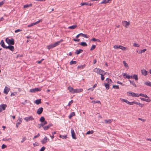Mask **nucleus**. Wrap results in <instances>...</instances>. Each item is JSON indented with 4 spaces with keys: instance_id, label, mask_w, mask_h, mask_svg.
Here are the masks:
<instances>
[{
    "instance_id": "obj_48",
    "label": "nucleus",
    "mask_w": 151,
    "mask_h": 151,
    "mask_svg": "<svg viewBox=\"0 0 151 151\" xmlns=\"http://www.w3.org/2000/svg\"><path fill=\"white\" fill-rule=\"evenodd\" d=\"M91 40L93 41H98V42H100V40L98 39H96L94 38H93Z\"/></svg>"
},
{
    "instance_id": "obj_54",
    "label": "nucleus",
    "mask_w": 151,
    "mask_h": 151,
    "mask_svg": "<svg viewBox=\"0 0 151 151\" xmlns=\"http://www.w3.org/2000/svg\"><path fill=\"white\" fill-rule=\"evenodd\" d=\"M81 6H83L84 5H88V3H86V2L81 3Z\"/></svg>"
},
{
    "instance_id": "obj_56",
    "label": "nucleus",
    "mask_w": 151,
    "mask_h": 151,
    "mask_svg": "<svg viewBox=\"0 0 151 151\" xmlns=\"http://www.w3.org/2000/svg\"><path fill=\"white\" fill-rule=\"evenodd\" d=\"M133 45L134 46V47H139V45L137 43H134L133 44Z\"/></svg>"
},
{
    "instance_id": "obj_37",
    "label": "nucleus",
    "mask_w": 151,
    "mask_h": 151,
    "mask_svg": "<svg viewBox=\"0 0 151 151\" xmlns=\"http://www.w3.org/2000/svg\"><path fill=\"white\" fill-rule=\"evenodd\" d=\"M80 45L83 46H86L87 45L86 43L85 42H82L80 43Z\"/></svg>"
},
{
    "instance_id": "obj_53",
    "label": "nucleus",
    "mask_w": 151,
    "mask_h": 151,
    "mask_svg": "<svg viewBox=\"0 0 151 151\" xmlns=\"http://www.w3.org/2000/svg\"><path fill=\"white\" fill-rule=\"evenodd\" d=\"M113 88L117 89H119V86L117 85H113Z\"/></svg>"
},
{
    "instance_id": "obj_6",
    "label": "nucleus",
    "mask_w": 151,
    "mask_h": 151,
    "mask_svg": "<svg viewBox=\"0 0 151 151\" xmlns=\"http://www.w3.org/2000/svg\"><path fill=\"white\" fill-rule=\"evenodd\" d=\"M6 107L7 105L6 104H2L0 105V112L5 110Z\"/></svg>"
},
{
    "instance_id": "obj_31",
    "label": "nucleus",
    "mask_w": 151,
    "mask_h": 151,
    "mask_svg": "<svg viewBox=\"0 0 151 151\" xmlns=\"http://www.w3.org/2000/svg\"><path fill=\"white\" fill-rule=\"evenodd\" d=\"M144 84L147 86H150L151 87V82L150 81H145L144 83Z\"/></svg>"
},
{
    "instance_id": "obj_38",
    "label": "nucleus",
    "mask_w": 151,
    "mask_h": 151,
    "mask_svg": "<svg viewBox=\"0 0 151 151\" xmlns=\"http://www.w3.org/2000/svg\"><path fill=\"white\" fill-rule=\"evenodd\" d=\"M32 6V4H27L24 6V8H27L29 7H31Z\"/></svg>"
},
{
    "instance_id": "obj_10",
    "label": "nucleus",
    "mask_w": 151,
    "mask_h": 151,
    "mask_svg": "<svg viewBox=\"0 0 151 151\" xmlns=\"http://www.w3.org/2000/svg\"><path fill=\"white\" fill-rule=\"evenodd\" d=\"M6 49H8L12 52L14 51V47L11 45H9L8 46H6Z\"/></svg>"
},
{
    "instance_id": "obj_20",
    "label": "nucleus",
    "mask_w": 151,
    "mask_h": 151,
    "mask_svg": "<svg viewBox=\"0 0 151 151\" xmlns=\"http://www.w3.org/2000/svg\"><path fill=\"white\" fill-rule=\"evenodd\" d=\"M68 89L70 93H74V89L73 88L69 86L68 87Z\"/></svg>"
},
{
    "instance_id": "obj_55",
    "label": "nucleus",
    "mask_w": 151,
    "mask_h": 151,
    "mask_svg": "<svg viewBox=\"0 0 151 151\" xmlns=\"http://www.w3.org/2000/svg\"><path fill=\"white\" fill-rule=\"evenodd\" d=\"M5 2V0H3L1 2H0V6H1V5H3Z\"/></svg>"
},
{
    "instance_id": "obj_18",
    "label": "nucleus",
    "mask_w": 151,
    "mask_h": 151,
    "mask_svg": "<svg viewBox=\"0 0 151 151\" xmlns=\"http://www.w3.org/2000/svg\"><path fill=\"white\" fill-rule=\"evenodd\" d=\"M52 126L51 124H49L46 126L43 127V129L45 130H47L49 128Z\"/></svg>"
},
{
    "instance_id": "obj_47",
    "label": "nucleus",
    "mask_w": 151,
    "mask_h": 151,
    "mask_svg": "<svg viewBox=\"0 0 151 151\" xmlns=\"http://www.w3.org/2000/svg\"><path fill=\"white\" fill-rule=\"evenodd\" d=\"M120 45H115L113 47L115 49H118V48H120Z\"/></svg>"
},
{
    "instance_id": "obj_11",
    "label": "nucleus",
    "mask_w": 151,
    "mask_h": 151,
    "mask_svg": "<svg viewBox=\"0 0 151 151\" xmlns=\"http://www.w3.org/2000/svg\"><path fill=\"white\" fill-rule=\"evenodd\" d=\"M142 74L143 76H146L148 74V72L144 69H142L141 70Z\"/></svg>"
},
{
    "instance_id": "obj_57",
    "label": "nucleus",
    "mask_w": 151,
    "mask_h": 151,
    "mask_svg": "<svg viewBox=\"0 0 151 151\" xmlns=\"http://www.w3.org/2000/svg\"><path fill=\"white\" fill-rule=\"evenodd\" d=\"M138 119L139 120L141 121L142 122H145L146 121V120L145 119H142V118H138Z\"/></svg>"
},
{
    "instance_id": "obj_16",
    "label": "nucleus",
    "mask_w": 151,
    "mask_h": 151,
    "mask_svg": "<svg viewBox=\"0 0 151 151\" xmlns=\"http://www.w3.org/2000/svg\"><path fill=\"white\" fill-rule=\"evenodd\" d=\"M136 104L137 105H139V106H140L141 107H142L143 106V104H142L140 103L139 102H137L136 101H132V105H133L134 104Z\"/></svg>"
},
{
    "instance_id": "obj_42",
    "label": "nucleus",
    "mask_w": 151,
    "mask_h": 151,
    "mask_svg": "<svg viewBox=\"0 0 151 151\" xmlns=\"http://www.w3.org/2000/svg\"><path fill=\"white\" fill-rule=\"evenodd\" d=\"M22 118H21L19 116L18 117V120H17V123H20V124H21V123L22 122Z\"/></svg>"
},
{
    "instance_id": "obj_3",
    "label": "nucleus",
    "mask_w": 151,
    "mask_h": 151,
    "mask_svg": "<svg viewBox=\"0 0 151 151\" xmlns=\"http://www.w3.org/2000/svg\"><path fill=\"white\" fill-rule=\"evenodd\" d=\"M49 140V139L46 136H45L44 138L41 140V142L42 144H45Z\"/></svg>"
},
{
    "instance_id": "obj_19",
    "label": "nucleus",
    "mask_w": 151,
    "mask_h": 151,
    "mask_svg": "<svg viewBox=\"0 0 151 151\" xmlns=\"http://www.w3.org/2000/svg\"><path fill=\"white\" fill-rule=\"evenodd\" d=\"M111 0H103L100 3L101 4H106L107 3H110Z\"/></svg>"
},
{
    "instance_id": "obj_35",
    "label": "nucleus",
    "mask_w": 151,
    "mask_h": 151,
    "mask_svg": "<svg viewBox=\"0 0 151 151\" xmlns=\"http://www.w3.org/2000/svg\"><path fill=\"white\" fill-rule=\"evenodd\" d=\"M123 63L125 67L128 69L129 68V66L128 64L126 63V61H124Z\"/></svg>"
},
{
    "instance_id": "obj_9",
    "label": "nucleus",
    "mask_w": 151,
    "mask_h": 151,
    "mask_svg": "<svg viewBox=\"0 0 151 151\" xmlns=\"http://www.w3.org/2000/svg\"><path fill=\"white\" fill-rule=\"evenodd\" d=\"M10 90V89L9 88L5 86L4 89V92L6 94H7Z\"/></svg>"
},
{
    "instance_id": "obj_49",
    "label": "nucleus",
    "mask_w": 151,
    "mask_h": 151,
    "mask_svg": "<svg viewBox=\"0 0 151 151\" xmlns=\"http://www.w3.org/2000/svg\"><path fill=\"white\" fill-rule=\"evenodd\" d=\"M85 65H78V68H81L83 69L84 68Z\"/></svg>"
},
{
    "instance_id": "obj_13",
    "label": "nucleus",
    "mask_w": 151,
    "mask_h": 151,
    "mask_svg": "<svg viewBox=\"0 0 151 151\" xmlns=\"http://www.w3.org/2000/svg\"><path fill=\"white\" fill-rule=\"evenodd\" d=\"M63 40L62 39L60 40V41L56 42L53 43L55 47L59 45L63 41Z\"/></svg>"
},
{
    "instance_id": "obj_34",
    "label": "nucleus",
    "mask_w": 151,
    "mask_h": 151,
    "mask_svg": "<svg viewBox=\"0 0 151 151\" xmlns=\"http://www.w3.org/2000/svg\"><path fill=\"white\" fill-rule=\"evenodd\" d=\"M104 84L106 87V88L107 89H109V84L107 83H105Z\"/></svg>"
},
{
    "instance_id": "obj_23",
    "label": "nucleus",
    "mask_w": 151,
    "mask_h": 151,
    "mask_svg": "<svg viewBox=\"0 0 151 151\" xmlns=\"http://www.w3.org/2000/svg\"><path fill=\"white\" fill-rule=\"evenodd\" d=\"M113 121V119H109L108 120H104V123L106 124H110Z\"/></svg>"
},
{
    "instance_id": "obj_64",
    "label": "nucleus",
    "mask_w": 151,
    "mask_h": 151,
    "mask_svg": "<svg viewBox=\"0 0 151 151\" xmlns=\"http://www.w3.org/2000/svg\"><path fill=\"white\" fill-rule=\"evenodd\" d=\"M6 147L7 146L6 145L4 144H3L1 146V148L2 149H3L5 148H6Z\"/></svg>"
},
{
    "instance_id": "obj_40",
    "label": "nucleus",
    "mask_w": 151,
    "mask_h": 151,
    "mask_svg": "<svg viewBox=\"0 0 151 151\" xmlns=\"http://www.w3.org/2000/svg\"><path fill=\"white\" fill-rule=\"evenodd\" d=\"M59 137L63 139H66L67 138V135H59Z\"/></svg>"
},
{
    "instance_id": "obj_26",
    "label": "nucleus",
    "mask_w": 151,
    "mask_h": 151,
    "mask_svg": "<svg viewBox=\"0 0 151 151\" xmlns=\"http://www.w3.org/2000/svg\"><path fill=\"white\" fill-rule=\"evenodd\" d=\"M147 50L146 49H144L142 50H139V51H137V52L139 54H141L142 53L146 51Z\"/></svg>"
},
{
    "instance_id": "obj_7",
    "label": "nucleus",
    "mask_w": 151,
    "mask_h": 151,
    "mask_svg": "<svg viewBox=\"0 0 151 151\" xmlns=\"http://www.w3.org/2000/svg\"><path fill=\"white\" fill-rule=\"evenodd\" d=\"M93 71L94 72L98 74H99L100 73H101V72H103V70L99 69V68H96L93 69Z\"/></svg>"
},
{
    "instance_id": "obj_52",
    "label": "nucleus",
    "mask_w": 151,
    "mask_h": 151,
    "mask_svg": "<svg viewBox=\"0 0 151 151\" xmlns=\"http://www.w3.org/2000/svg\"><path fill=\"white\" fill-rule=\"evenodd\" d=\"M76 63H77V62L76 61H71L70 62V64L71 65H73V64H76Z\"/></svg>"
},
{
    "instance_id": "obj_8",
    "label": "nucleus",
    "mask_w": 151,
    "mask_h": 151,
    "mask_svg": "<svg viewBox=\"0 0 151 151\" xmlns=\"http://www.w3.org/2000/svg\"><path fill=\"white\" fill-rule=\"evenodd\" d=\"M71 136L73 139H76V134L75 133L73 129H71Z\"/></svg>"
},
{
    "instance_id": "obj_50",
    "label": "nucleus",
    "mask_w": 151,
    "mask_h": 151,
    "mask_svg": "<svg viewBox=\"0 0 151 151\" xmlns=\"http://www.w3.org/2000/svg\"><path fill=\"white\" fill-rule=\"evenodd\" d=\"M92 103H93V104H96V103L100 104L101 103L100 101H93L92 102Z\"/></svg>"
},
{
    "instance_id": "obj_17",
    "label": "nucleus",
    "mask_w": 151,
    "mask_h": 151,
    "mask_svg": "<svg viewBox=\"0 0 151 151\" xmlns=\"http://www.w3.org/2000/svg\"><path fill=\"white\" fill-rule=\"evenodd\" d=\"M47 124V122L46 121H45L41 124H38V127L39 128H40L41 127H43L44 126Z\"/></svg>"
},
{
    "instance_id": "obj_61",
    "label": "nucleus",
    "mask_w": 151,
    "mask_h": 151,
    "mask_svg": "<svg viewBox=\"0 0 151 151\" xmlns=\"http://www.w3.org/2000/svg\"><path fill=\"white\" fill-rule=\"evenodd\" d=\"M82 36L83 37L86 38H88L89 37L88 36H87L86 35L84 34L83 33H82Z\"/></svg>"
},
{
    "instance_id": "obj_62",
    "label": "nucleus",
    "mask_w": 151,
    "mask_h": 151,
    "mask_svg": "<svg viewBox=\"0 0 151 151\" xmlns=\"http://www.w3.org/2000/svg\"><path fill=\"white\" fill-rule=\"evenodd\" d=\"M39 136H40V134L39 133H38L37 135L34 136V137L33 138V139H34L35 138H36L38 137Z\"/></svg>"
},
{
    "instance_id": "obj_12",
    "label": "nucleus",
    "mask_w": 151,
    "mask_h": 151,
    "mask_svg": "<svg viewBox=\"0 0 151 151\" xmlns=\"http://www.w3.org/2000/svg\"><path fill=\"white\" fill-rule=\"evenodd\" d=\"M123 76L124 78H126L128 79H131L132 78V76H129L128 74H127L126 73H124Z\"/></svg>"
},
{
    "instance_id": "obj_28",
    "label": "nucleus",
    "mask_w": 151,
    "mask_h": 151,
    "mask_svg": "<svg viewBox=\"0 0 151 151\" xmlns=\"http://www.w3.org/2000/svg\"><path fill=\"white\" fill-rule=\"evenodd\" d=\"M83 51V50H82L80 49L79 50H76V51L75 52V53L76 55H78L81 52H82Z\"/></svg>"
},
{
    "instance_id": "obj_60",
    "label": "nucleus",
    "mask_w": 151,
    "mask_h": 151,
    "mask_svg": "<svg viewBox=\"0 0 151 151\" xmlns=\"http://www.w3.org/2000/svg\"><path fill=\"white\" fill-rule=\"evenodd\" d=\"M17 94V93L16 92H14L12 93L11 94V96H15V95Z\"/></svg>"
},
{
    "instance_id": "obj_24",
    "label": "nucleus",
    "mask_w": 151,
    "mask_h": 151,
    "mask_svg": "<svg viewBox=\"0 0 151 151\" xmlns=\"http://www.w3.org/2000/svg\"><path fill=\"white\" fill-rule=\"evenodd\" d=\"M0 45L3 48H6V46L5 45L4 42V41L3 40H2L0 42Z\"/></svg>"
},
{
    "instance_id": "obj_30",
    "label": "nucleus",
    "mask_w": 151,
    "mask_h": 151,
    "mask_svg": "<svg viewBox=\"0 0 151 151\" xmlns=\"http://www.w3.org/2000/svg\"><path fill=\"white\" fill-rule=\"evenodd\" d=\"M106 82H107V83L109 84H110L112 83V82L111 80L109 78H107L106 79Z\"/></svg>"
},
{
    "instance_id": "obj_43",
    "label": "nucleus",
    "mask_w": 151,
    "mask_h": 151,
    "mask_svg": "<svg viewBox=\"0 0 151 151\" xmlns=\"http://www.w3.org/2000/svg\"><path fill=\"white\" fill-rule=\"evenodd\" d=\"M94 131L93 130H91V131H88L86 133V134H91L93 133Z\"/></svg>"
},
{
    "instance_id": "obj_59",
    "label": "nucleus",
    "mask_w": 151,
    "mask_h": 151,
    "mask_svg": "<svg viewBox=\"0 0 151 151\" xmlns=\"http://www.w3.org/2000/svg\"><path fill=\"white\" fill-rule=\"evenodd\" d=\"M82 36V33H80L79 34H78V35L76 36V38H78L79 36Z\"/></svg>"
},
{
    "instance_id": "obj_46",
    "label": "nucleus",
    "mask_w": 151,
    "mask_h": 151,
    "mask_svg": "<svg viewBox=\"0 0 151 151\" xmlns=\"http://www.w3.org/2000/svg\"><path fill=\"white\" fill-rule=\"evenodd\" d=\"M45 119L44 117L42 116L41 117L40 119V121L42 122H44L45 121Z\"/></svg>"
},
{
    "instance_id": "obj_21",
    "label": "nucleus",
    "mask_w": 151,
    "mask_h": 151,
    "mask_svg": "<svg viewBox=\"0 0 151 151\" xmlns=\"http://www.w3.org/2000/svg\"><path fill=\"white\" fill-rule=\"evenodd\" d=\"M83 91V89L82 88L74 89V93L82 92Z\"/></svg>"
},
{
    "instance_id": "obj_36",
    "label": "nucleus",
    "mask_w": 151,
    "mask_h": 151,
    "mask_svg": "<svg viewBox=\"0 0 151 151\" xmlns=\"http://www.w3.org/2000/svg\"><path fill=\"white\" fill-rule=\"evenodd\" d=\"M139 96H142L143 97L149 98V97L147 96V95L146 94H144L143 93H140L139 94Z\"/></svg>"
},
{
    "instance_id": "obj_32",
    "label": "nucleus",
    "mask_w": 151,
    "mask_h": 151,
    "mask_svg": "<svg viewBox=\"0 0 151 151\" xmlns=\"http://www.w3.org/2000/svg\"><path fill=\"white\" fill-rule=\"evenodd\" d=\"M77 27V25H72V26L68 27V29H75Z\"/></svg>"
},
{
    "instance_id": "obj_63",
    "label": "nucleus",
    "mask_w": 151,
    "mask_h": 151,
    "mask_svg": "<svg viewBox=\"0 0 151 151\" xmlns=\"http://www.w3.org/2000/svg\"><path fill=\"white\" fill-rule=\"evenodd\" d=\"M45 149V147H42L40 149V151H44Z\"/></svg>"
},
{
    "instance_id": "obj_45",
    "label": "nucleus",
    "mask_w": 151,
    "mask_h": 151,
    "mask_svg": "<svg viewBox=\"0 0 151 151\" xmlns=\"http://www.w3.org/2000/svg\"><path fill=\"white\" fill-rule=\"evenodd\" d=\"M129 81L130 82V83H131V84L134 86V87H136V85L134 82V81H131L129 80Z\"/></svg>"
},
{
    "instance_id": "obj_33",
    "label": "nucleus",
    "mask_w": 151,
    "mask_h": 151,
    "mask_svg": "<svg viewBox=\"0 0 151 151\" xmlns=\"http://www.w3.org/2000/svg\"><path fill=\"white\" fill-rule=\"evenodd\" d=\"M35 103H36L37 105H38L39 104H41V99H39L36 100V101L35 102Z\"/></svg>"
},
{
    "instance_id": "obj_27",
    "label": "nucleus",
    "mask_w": 151,
    "mask_h": 151,
    "mask_svg": "<svg viewBox=\"0 0 151 151\" xmlns=\"http://www.w3.org/2000/svg\"><path fill=\"white\" fill-rule=\"evenodd\" d=\"M140 99H141V100H142V101H146V102H150L151 101V100L149 99H146L142 98H140Z\"/></svg>"
},
{
    "instance_id": "obj_39",
    "label": "nucleus",
    "mask_w": 151,
    "mask_h": 151,
    "mask_svg": "<svg viewBox=\"0 0 151 151\" xmlns=\"http://www.w3.org/2000/svg\"><path fill=\"white\" fill-rule=\"evenodd\" d=\"M127 93L129 95V96L134 97V93L130 91L127 92Z\"/></svg>"
},
{
    "instance_id": "obj_5",
    "label": "nucleus",
    "mask_w": 151,
    "mask_h": 151,
    "mask_svg": "<svg viewBox=\"0 0 151 151\" xmlns=\"http://www.w3.org/2000/svg\"><path fill=\"white\" fill-rule=\"evenodd\" d=\"M24 119L26 122H28L30 121L33 120L34 119L32 116H30L28 117L24 118Z\"/></svg>"
},
{
    "instance_id": "obj_51",
    "label": "nucleus",
    "mask_w": 151,
    "mask_h": 151,
    "mask_svg": "<svg viewBox=\"0 0 151 151\" xmlns=\"http://www.w3.org/2000/svg\"><path fill=\"white\" fill-rule=\"evenodd\" d=\"M96 47V45H92L91 49H90V50H94L95 49V48Z\"/></svg>"
},
{
    "instance_id": "obj_4",
    "label": "nucleus",
    "mask_w": 151,
    "mask_h": 151,
    "mask_svg": "<svg viewBox=\"0 0 151 151\" xmlns=\"http://www.w3.org/2000/svg\"><path fill=\"white\" fill-rule=\"evenodd\" d=\"M122 24L123 26L127 28L130 25V23L129 22L125 21H122Z\"/></svg>"
},
{
    "instance_id": "obj_2",
    "label": "nucleus",
    "mask_w": 151,
    "mask_h": 151,
    "mask_svg": "<svg viewBox=\"0 0 151 151\" xmlns=\"http://www.w3.org/2000/svg\"><path fill=\"white\" fill-rule=\"evenodd\" d=\"M41 90V87L35 88H34L30 89L29 90V91L31 93H35L36 91H40Z\"/></svg>"
},
{
    "instance_id": "obj_44",
    "label": "nucleus",
    "mask_w": 151,
    "mask_h": 151,
    "mask_svg": "<svg viewBox=\"0 0 151 151\" xmlns=\"http://www.w3.org/2000/svg\"><path fill=\"white\" fill-rule=\"evenodd\" d=\"M120 49H121L123 51H125L127 50L126 48V47H124L123 46H122V45H120Z\"/></svg>"
},
{
    "instance_id": "obj_25",
    "label": "nucleus",
    "mask_w": 151,
    "mask_h": 151,
    "mask_svg": "<svg viewBox=\"0 0 151 151\" xmlns=\"http://www.w3.org/2000/svg\"><path fill=\"white\" fill-rule=\"evenodd\" d=\"M131 78L135 79L136 81L138 80V76L137 75L134 74L133 76H132Z\"/></svg>"
},
{
    "instance_id": "obj_41",
    "label": "nucleus",
    "mask_w": 151,
    "mask_h": 151,
    "mask_svg": "<svg viewBox=\"0 0 151 151\" xmlns=\"http://www.w3.org/2000/svg\"><path fill=\"white\" fill-rule=\"evenodd\" d=\"M121 101L122 102H124L126 103H127L128 101L127 99H125L121 98L120 99Z\"/></svg>"
},
{
    "instance_id": "obj_1",
    "label": "nucleus",
    "mask_w": 151,
    "mask_h": 151,
    "mask_svg": "<svg viewBox=\"0 0 151 151\" xmlns=\"http://www.w3.org/2000/svg\"><path fill=\"white\" fill-rule=\"evenodd\" d=\"M5 41L9 45H14V39L12 38L10 39L8 38H6Z\"/></svg>"
},
{
    "instance_id": "obj_22",
    "label": "nucleus",
    "mask_w": 151,
    "mask_h": 151,
    "mask_svg": "<svg viewBox=\"0 0 151 151\" xmlns=\"http://www.w3.org/2000/svg\"><path fill=\"white\" fill-rule=\"evenodd\" d=\"M47 49L49 50H50L51 49H52L53 48H54L55 47L54 44H51L50 45H47Z\"/></svg>"
},
{
    "instance_id": "obj_15",
    "label": "nucleus",
    "mask_w": 151,
    "mask_h": 151,
    "mask_svg": "<svg viewBox=\"0 0 151 151\" xmlns=\"http://www.w3.org/2000/svg\"><path fill=\"white\" fill-rule=\"evenodd\" d=\"M106 74V72L104 70L103 72H101L99 74L101 75V78L102 81H103L104 79V75Z\"/></svg>"
},
{
    "instance_id": "obj_29",
    "label": "nucleus",
    "mask_w": 151,
    "mask_h": 151,
    "mask_svg": "<svg viewBox=\"0 0 151 151\" xmlns=\"http://www.w3.org/2000/svg\"><path fill=\"white\" fill-rule=\"evenodd\" d=\"M75 115V113L74 112H72L70 113L69 115L68 116V117L70 119H71L72 117Z\"/></svg>"
},
{
    "instance_id": "obj_58",
    "label": "nucleus",
    "mask_w": 151,
    "mask_h": 151,
    "mask_svg": "<svg viewBox=\"0 0 151 151\" xmlns=\"http://www.w3.org/2000/svg\"><path fill=\"white\" fill-rule=\"evenodd\" d=\"M73 100H71L69 102V103L68 104V106H70L73 103Z\"/></svg>"
},
{
    "instance_id": "obj_14",
    "label": "nucleus",
    "mask_w": 151,
    "mask_h": 151,
    "mask_svg": "<svg viewBox=\"0 0 151 151\" xmlns=\"http://www.w3.org/2000/svg\"><path fill=\"white\" fill-rule=\"evenodd\" d=\"M43 110V109L42 107L38 109L37 111V113L38 114H41L42 113Z\"/></svg>"
}]
</instances>
